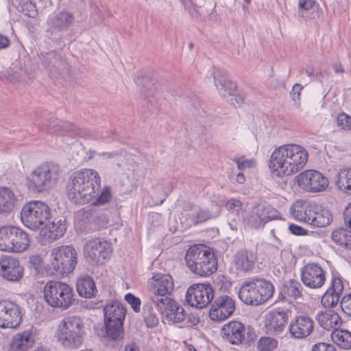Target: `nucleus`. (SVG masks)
<instances>
[{
    "instance_id": "nucleus-53",
    "label": "nucleus",
    "mask_w": 351,
    "mask_h": 351,
    "mask_svg": "<svg viewBox=\"0 0 351 351\" xmlns=\"http://www.w3.org/2000/svg\"><path fill=\"white\" fill-rule=\"evenodd\" d=\"M21 11L28 17L36 18L38 11L35 3L27 0L21 5Z\"/></svg>"
},
{
    "instance_id": "nucleus-4",
    "label": "nucleus",
    "mask_w": 351,
    "mask_h": 351,
    "mask_svg": "<svg viewBox=\"0 0 351 351\" xmlns=\"http://www.w3.org/2000/svg\"><path fill=\"white\" fill-rule=\"evenodd\" d=\"M57 339L66 349L75 350L83 343L86 332L82 319L78 316L65 317L58 326Z\"/></svg>"
},
{
    "instance_id": "nucleus-21",
    "label": "nucleus",
    "mask_w": 351,
    "mask_h": 351,
    "mask_svg": "<svg viewBox=\"0 0 351 351\" xmlns=\"http://www.w3.org/2000/svg\"><path fill=\"white\" fill-rule=\"evenodd\" d=\"M21 203V195L11 188L0 186V215L8 216L12 213Z\"/></svg>"
},
{
    "instance_id": "nucleus-8",
    "label": "nucleus",
    "mask_w": 351,
    "mask_h": 351,
    "mask_svg": "<svg viewBox=\"0 0 351 351\" xmlns=\"http://www.w3.org/2000/svg\"><path fill=\"white\" fill-rule=\"evenodd\" d=\"M77 263L75 249L71 245H62L52 250L48 267L53 274L68 275L73 272Z\"/></svg>"
},
{
    "instance_id": "nucleus-56",
    "label": "nucleus",
    "mask_w": 351,
    "mask_h": 351,
    "mask_svg": "<svg viewBox=\"0 0 351 351\" xmlns=\"http://www.w3.org/2000/svg\"><path fill=\"white\" fill-rule=\"evenodd\" d=\"M340 305L343 313L351 317V293L342 298Z\"/></svg>"
},
{
    "instance_id": "nucleus-2",
    "label": "nucleus",
    "mask_w": 351,
    "mask_h": 351,
    "mask_svg": "<svg viewBox=\"0 0 351 351\" xmlns=\"http://www.w3.org/2000/svg\"><path fill=\"white\" fill-rule=\"evenodd\" d=\"M100 184V177L95 170L85 169L75 172L66 185L67 195L75 204H88L96 197Z\"/></svg>"
},
{
    "instance_id": "nucleus-43",
    "label": "nucleus",
    "mask_w": 351,
    "mask_h": 351,
    "mask_svg": "<svg viewBox=\"0 0 351 351\" xmlns=\"http://www.w3.org/2000/svg\"><path fill=\"white\" fill-rule=\"evenodd\" d=\"M332 341L344 350L351 348V332L344 329H335L331 334Z\"/></svg>"
},
{
    "instance_id": "nucleus-58",
    "label": "nucleus",
    "mask_w": 351,
    "mask_h": 351,
    "mask_svg": "<svg viewBox=\"0 0 351 351\" xmlns=\"http://www.w3.org/2000/svg\"><path fill=\"white\" fill-rule=\"evenodd\" d=\"M232 160L237 163L238 169L241 171H243L247 168H250L254 165L253 160L245 159L244 156L241 158H234Z\"/></svg>"
},
{
    "instance_id": "nucleus-12",
    "label": "nucleus",
    "mask_w": 351,
    "mask_h": 351,
    "mask_svg": "<svg viewBox=\"0 0 351 351\" xmlns=\"http://www.w3.org/2000/svg\"><path fill=\"white\" fill-rule=\"evenodd\" d=\"M23 320L21 306L16 303L7 300L0 301V327L17 328Z\"/></svg>"
},
{
    "instance_id": "nucleus-10",
    "label": "nucleus",
    "mask_w": 351,
    "mask_h": 351,
    "mask_svg": "<svg viewBox=\"0 0 351 351\" xmlns=\"http://www.w3.org/2000/svg\"><path fill=\"white\" fill-rule=\"evenodd\" d=\"M281 219L280 213L273 206L267 204H260L252 208L246 221L250 228L259 229L270 221Z\"/></svg>"
},
{
    "instance_id": "nucleus-24",
    "label": "nucleus",
    "mask_w": 351,
    "mask_h": 351,
    "mask_svg": "<svg viewBox=\"0 0 351 351\" xmlns=\"http://www.w3.org/2000/svg\"><path fill=\"white\" fill-rule=\"evenodd\" d=\"M42 64L54 76L61 75L68 70V63L56 51L41 53Z\"/></svg>"
},
{
    "instance_id": "nucleus-57",
    "label": "nucleus",
    "mask_w": 351,
    "mask_h": 351,
    "mask_svg": "<svg viewBox=\"0 0 351 351\" xmlns=\"http://www.w3.org/2000/svg\"><path fill=\"white\" fill-rule=\"evenodd\" d=\"M313 0H299L298 12L300 16H304V11L311 10L315 5Z\"/></svg>"
},
{
    "instance_id": "nucleus-32",
    "label": "nucleus",
    "mask_w": 351,
    "mask_h": 351,
    "mask_svg": "<svg viewBox=\"0 0 351 351\" xmlns=\"http://www.w3.org/2000/svg\"><path fill=\"white\" fill-rule=\"evenodd\" d=\"M34 343V329L25 330L16 334L12 341L11 348L13 351H27Z\"/></svg>"
},
{
    "instance_id": "nucleus-41",
    "label": "nucleus",
    "mask_w": 351,
    "mask_h": 351,
    "mask_svg": "<svg viewBox=\"0 0 351 351\" xmlns=\"http://www.w3.org/2000/svg\"><path fill=\"white\" fill-rule=\"evenodd\" d=\"M332 217L330 212L318 205L317 210H314L311 220V226L315 227H325L330 223Z\"/></svg>"
},
{
    "instance_id": "nucleus-36",
    "label": "nucleus",
    "mask_w": 351,
    "mask_h": 351,
    "mask_svg": "<svg viewBox=\"0 0 351 351\" xmlns=\"http://www.w3.org/2000/svg\"><path fill=\"white\" fill-rule=\"evenodd\" d=\"M76 219L84 223H93L94 229L103 228L107 224L105 217L97 216L92 209L80 210L76 215Z\"/></svg>"
},
{
    "instance_id": "nucleus-15",
    "label": "nucleus",
    "mask_w": 351,
    "mask_h": 351,
    "mask_svg": "<svg viewBox=\"0 0 351 351\" xmlns=\"http://www.w3.org/2000/svg\"><path fill=\"white\" fill-rule=\"evenodd\" d=\"M301 280L310 289H319L325 283L326 271L317 263H308L301 269Z\"/></svg>"
},
{
    "instance_id": "nucleus-13",
    "label": "nucleus",
    "mask_w": 351,
    "mask_h": 351,
    "mask_svg": "<svg viewBox=\"0 0 351 351\" xmlns=\"http://www.w3.org/2000/svg\"><path fill=\"white\" fill-rule=\"evenodd\" d=\"M297 178L299 186L308 192L322 191L328 185V179L315 170L303 171Z\"/></svg>"
},
{
    "instance_id": "nucleus-34",
    "label": "nucleus",
    "mask_w": 351,
    "mask_h": 351,
    "mask_svg": "<svg viewBox=\"0 0 351 351\" xmlns=\"http://www.w3.org/2000/svg\"><path fill=\"white\" fill-rule=\"evenodd\" d=\"M126 308L119 301L112 300L106 303L104 308V319L113 322H123L126 314Z\"/></svg>"
},
{
    "instance_id": "nucleus-49",
    "label": "nucleus",
    "mask_w": 351,
    "mask_h": 351,
    "mask_svg": "<svg viewBox=\"0 0 351 351\" xmlns=\"http://www.w3.org/2000/svg\"><path fill=\"white\" fill-rule=\"evenodd\" d=\"M111 199V189L109 186H105L99 195L98 193H97L96 197L92 200V205L97 206H102L108 203Z\"/></svg>"
},
{
    "instance_id": "nucleus-45",
    "label": "nucleus",
    "mask_w": 351,
    "mask_h": 351,
    "mask_svg": "<svg viewBox=\"0 0 351 351\" xmlns=\"http://www.w3.org/2000/svg\"><path fill=\"white\" fill-rule=\"evenodd\" d=\"M62 123L66 121H60L56 118H51L49 120H45L39 126L41 130L47 132H67L65 127H62Z\"/></svg>"
},
{
    "instance_id": "nucleus-3",
    "label": "nucleus",
    "mask_w": 351,
    "mask_h": 351,
    "mask_svg": "<svg viewBox=\"0 0 351 351\" xmlns=\"http://www.w3.org/2000/svg\"><path fill=\"white\" fill-rule=\"evenodd\" d=\"M188 268L195 274L210 276L217 270V260L213 252L205 245H193L185 255Z\"/></svg>"
},
{
    "instance_id": "nucleus-9",
    "label": "nucleus",
    "mask_w": 351,
    "mask_h": 351,
    "mask_svg": "<svg viewBox=\"0 0 351 351\" xmlns=\"http://www.w3.org/2000/svg\"><path fill=\"white\" fill-rule=\"evenodd\" d=\"M84 256L90 264H104L112 252L111 243L99 238L87 241L84 247Z\"/></svg>"
},
{
    "instance_id": "nucleus-18",
    "label": "nucleus",
    "mask_w": 351,
    "mask_h": 351,
    "mask_svg": "<svg viewBox=\"0 0 351 351\" xmlns=\"http://www.w3.org/2000/svg\"><path fill=\"white\" fill-rule=\"evenodd\" d=\"M314 328V321L306 315H300L293 318L289 325L291 336L297 339L309 336Z\"/></svg>"
},
{
    "instance_id": "nucleus-50",
    "label": "nucleus",
    "mask_w": 351,
    "mask_h": 351,
    "mask_svg": "<svg viewBox=\"0 0 351 351\" xmlns=\"http://www.w3.org/2000/svg\"><path fill=\"white\" fill-rule=\"evenodd\" d=\"M7 73L8 80L12 82H20L25 80L26 71L21 66H14L10 68Z\"/></svg>"
},
{
    "instance_id": "nucleus-35",
    "label": "nucleus",
    "mask_w": 351,
    "mask_h": 351,
    "mask_svg": "<svg viewBox=\"0 0 351 351\" xmlns=\"http://www.w3.org/2000/svg\"><path fill=\"white\" fill-rule=\"evenodd\" d=\"M316 320L321 327L326 330L337 329L341 323L339 315L332 310H326L318 313L316 315Z\"/></svg>"
},
{
    "instance_id": "nucleus-20",
    "label": "nucleus",
    "mask_w": 351,
    "mask_h": 351,
    "mask_svg": "<svg viewBox=\"0 0 351 351\" xmlns=\"http://www.w3.org/2000/svg\"><path fill=\"white\" fill-rule=\"evenodd\" d=\"M173 287L174 283L171 276L157 274L153 276L150 282V290L154 294L151 297L152 303L154 298H169L167 295L171 293Z\"/></svg>"
},
{
    "instance_id": "nucleus-48",
    "label": "nucleus",
    "mask_w": 351,
    "mask_h": 351,
    "mask_svg": "<svg viewBox=\"0 0 351 351\" xmlns=\"http://www.w3.org/2000/svg\"><path fill=\"white\" fill-rule=\"evenodd\" d=\"M62 127H65L67 132L73 136L89 138L92 137L91 132L86 128H78L71 123H62Z\"/></svg>"
},
{
    "instance_id": "nucleus-46",
    "label": "nucleus",
    "mask_w": 351,
    "mask_h": 351,
    "mask_svg": "<svg viewBox=\"0 0 351 351\" xmlns=\"http://www.w3.org/2000/svg\"><path fill=\"white\" fill-rule=\"evenodd\" d=\"M12 226H4L0 228V250L10 252Z\"/></svg>"
},
{
    "instance_id": "nucleus-5",
    "label": "nucleus",
    "mask_w": 351,
    "mask_h": 351,
    "mask_svg": "<svg viewBox=\"0 0 351 351\" xmlns=\"http://www.w3.org/2000/svg\"><path fill=\"white\" fill-rule=\"evenodd\" d=\"M59 174L58 165L45 163L36 167L27 178L28 189L34 193L47 191L56 184Z\"/></svg>"
},
{
    "instance_id": "nucleus-30",
    "label": "nucleus",
    "mask_w": 351,
    "mask_h": 351,
    "mask_svg": "<svg viewBox=\"0 0 351 351\" xmlns=\"http://www.w3.org/2000/svg\"><path fill=\"white\" fill-rule=\"evenodd\" d=\"M215 84L221 96L226 97L232 95L237 88L236 84L231 81L226 71L220 69H214L212 73Z\"/></svg>"
},
{
    "instance_id": "nucleus-47",
    "label": "nucleus",
    "mask_w": 351,
    "mask_h": 351,
    "mask_svg": "<svg viewBox=\"0 0 351 351\" xmlns=\"http://www.w3.org/2000/svg\"><path fill=\"white\" fill-rule=\"evenodd\" d=\"M135 82L138 86H141L140 90L143 94L148 96L149 92L152 91L154 82L149 77L143 75L142 72L138 73Z\"/></svg>"
},
{
    "instance_id": "nucleus-17",
    "label": "nucleus",
    "mask_w": 351,
    "mask_h": 351,
    "mask_svg": "<svg viewBox=\"0 0 351 351\" xmlns=\"http://www.w3.org/2000/svg\"><path fill=\"white\" fill-rule=\"evenodd\" d=\"M0 276L5 280L17 282L23 276V267L18 258L3 255L0 257Z\"/></svg>"
},
{
    "instance_id": "nucleus-44",
    "label": "nucleus",
    "mask_w": 351,
    "mask_h": 351,
    "mask_svg": "<svg viewBox=\"0 0 351 351\" xmlns=\"http://www.w3.org/2000/svg\"><path fill=\"white\" fill-rule=\"evenodd\" d=\"M142 317L147 328H152L158 324L159 319L151 303L143 304Z\"/></svg>"
},
{
    "instance_id": "nucleus-11",
    "label": "nucleus",
    "mask_w": 351,
    "mask_h": 351,
    "mask_svg": "<svg viewBox=\"0 0 351 351\" xmlns=\"http://www.w3.org/2000/svg\"><path fill=\"white\" fill-rule=\"evenodd\" d=\"M214 290L210 284H194L186 293V300L193 307L204 308L211 303L214 298Z\"/></svg>"
},
{
    "instance_id": "nucleus-26",
    "label": "nucleus",
    "mask_w": 351,
    "mask_h": 351,
    "mask_svg": "<svg viewBox=\"0 0 351 351\" xmlns=\"http://www.w3.org/2000/svg\"><path fill=\"white\" fill-rule=\"evenodd\" d=\"M245 326L237 321H231L221 328L223 338L233 345L241 344L245 339Z\"/></svg>"
},
{
    "instance_id": "nucleus-28",
    "label": "nucleus",
    "mask_w": 351,
    "mask_h": 351,
    "mask_svg": "<svg viewBox=\"0 0 351 351\" xmlns=\"http://www.w3.org/2000/svg\"><path fill=\"white\" fill-rule=\"evenodd\" d=\"M317 208L318 205L315 203L297 200L291 207L290 213L295 219L310 225L312 215Z\"/></svg>"
},
{
    "instance_id": "nucleus-25",
    "label": "nucleus",
    "mask_w": 351,
    "mask_h": 351,
    "mask_svg": "<svg viewBox=\"0 0 351 351\" xmlns=\"http://www.w3.org/2000/svg\"><path fill=\"white\" fill-rule=\"evenodd\" d=\"M40 229L43 241L51 243L64 234L66 230V219L64 217L56 219L49 225L46 223Z\"/></svg>"
},
{
    "instance_id": "nucleus-1",
    "label": "nucleus",
    "mask_w": 351,
    "mask_h": 351,
    "mask_svg": "<svg viewBox=\"0 0 351 351\" xmlns=\"http://www.w3.org/2000/svg\"><path fill=\"white\" fill-rule=\"evenodd\" d=\"M308 158L307 151L296 144L283 145L271 154L269 167L274 175L278 177L289 176L304 168Z\"/></svg>"
},
{
    "instance_id": "nucleus-60",
    "label": "nucleus",
    "mask_w": 351,
    "mask_h": 351,
    "mask_svg": "<svg viewBox=\"0 0 351 351\" xmlns=\"http://www.w3.org/2000/svg\"><path fill=\"white\" fill-rule=\"evenodd\" d=\"M311 351H337V349L332 344L320 342L315 344Z\"/></svg>"
},
{
    "instance_id": "nucleus-16",
    "label": "nucleus",
    "mask_w": 351,
    "mask_h": 351,
    "mask_svg": "<svg viewBox=\"0 0 351 351\" xmlns=\"http://www.w3.org/2000/svg\"><path fill=\"white\" fill-rule=\"evenodd\" d=\"M154 304L162 313L165 314L167 319L173 323H182L186 319L184 309L170 298H154Z\"/></svg>"
},
{
    "instance_id": "nucleus-51",
    "label": "nucleus",
    "mask_w": 351,
    "mask_h": 351,
    "mask_svg": "<svg viewBox=\"0 0 351 351\" xmlns=\"http://www.w3.org/2000/svg\"><path fill=\"white\" fill-rule=\"evenodd\" d=\"M278 341L269 337H262L258 340L257 348L258 351H274L278 347Z\"/></svg>"
},
{
    "instance_id": "nucleus-61",
    "label": "nucleus",
    "mask_w": 351,
    "mask_h": 351,
    "mask_svg": "<svg viewBox=\"0 0 351 351\" xmlns=\"http://www.w3.org/2000/svg\"><path fill=\"white\" fill-rule=\"evenodd\" d=\"M185 319L184 322H182L183 323V326L185 327L196 326L199 322V317L193 313H190L189 315L185 313Z\"/></svg>"
},
{
    "instance_id": "nucleus-42",
    "label": "nucleus",
    "mask_w": 351,
    "mask_h": 351,
    "mask_svg": "<svg viewBox=\"0 0 351 351\" xmlns=\"http://www.w3.org/2000/svg\"><path fill=\"white\" fill-rule=\"evenodd\" d=\"M336 186L345 193L351 195V169H344L335 176Z\"/></svg>"
},
{
    "instance_id": "nucleus-6",
    "label": "nucleus",
    "mask_w": 351,
    "mask_h": 351,
    "mask_svg": "<svg viewBox=\"0 0 351 351\" xmlns=\"http://www.w3.org/2000/svg\"><path fill=\"white\" fill-rule=\"evenodd\" d=\"M50 207L38 200H32L25 204L21 210L22 223L32 230L40 229L51 219Z\"/></svg>"
},
{
    "instance_id": "nucleus-29",
    "label": "nucleus",
    "mask_w": 351,
    "mask_h": 351,
    "mask_svg": "<svg viewBox=\"0 0 351 351\" xmlns=\"http://www.w3.org/2000/svg\"><path fill=\"white\" fill-rule=\"evenodd\" d=\"M233 261L237 270L246 274L254 269L257 256L252 251L241 250L234 255Z\"/></svg>"
},
{
    "instance_id": "nucleus-40",
    "label": "nucleus",
    "mask_w": 351,
    "mask_h": 351,
    "mask_svg": "<svg viewBox=\"0 0 351 351\" xmlns=\"http://www.w3.org/2000/svg\"><path fill=\"white\" fill-rule=\"evenodd\" d=\"M253 278L261 304L267 302L274 295L275 289L273 284L270 281L262 278L253 277Z\"/></svg>"
},
{
    "instance_id": "nucleus-62",
    "label": "nucleus",
    "mask_w": 351,
    "mask_h": 351,
    "mask_svg": "<svg viewBox=\"0 0 351 351\" xmlns=\"http://www.w3.org/2000/svg\"><path fill=\"white\" fill-rule=\"evenodd\" d=\"M289 230L293 234L296 236H304L308 234V231L306 230L294 223L289 225Z\"/></svg>"
},
{
    "instance_id": "nucleus-38",
    "label": "nucleus",
    "mask_w": 351,
    "mask_h": 351,
    "mask_svg": "<svg viewBox=\"0 0 351 351\" xmlns=\"http://www.w3.org/2000/svg\"><path fill=\"white\" fill-rule=\"evenodd\" d=\"M303 287L302 285L295 280H289L285 282L279 293L278 300H283L286 295L291 299L297 300L302 296Z\"/></svg>"
},
{
    "instance_id": "nucleus-63",
    "label": "nucleus",
    "mask_w": 351,
    "mask_h": 351,
    "mask_svg": "<svg viewBox=\"0 0 351 351\" xmlns=\"http://www.w3.org/2000/svg\"><path fill=\"white\" fill-rule=\"evenodd\" d=\"M303 86L300 84H295L290 93V95L292 99L295 101H299L300 99V92L302 90Z\"/></svg>"
},
{
    "instance_id": "nucleus-31",
    "label": "nucleus",
    "mask_w": 351,
    "mask_h": 351,
    "mask_svg": "<svg viewBox=\"0 0 351 351\" xmlns=\"http://www.w3.org/2000/svg\"><path fill=\"white\" fill-rule=\"evenodd\" d=\"M239 298L247 305L258 306L261 304L253 278L243 282L239 289Z\"/></svg>"
},
{
    "instance_id": "nucleus-23",
    "label": "nucleus",
    "mask_w": 351,
    "mask_h": 351,
    "mask_svg": "<svg viewBox=\"0 0 351 351\" xmlns=\"http://www.w3.org/2000/svg\"><path fill=\"white\" fill-rule=\"evenodd\" d=\"M75 17L72 13L62 11L51 14L47 19V32L53 33L67 30L74 23Z\"/></svg>"
},
{
    "instance_id": "nucleus-55",
    "label": "nucleus",
    "mask_w": 351,
    "mask_h": 351,
    "mask_svg": "<svg viewBox=\"0 0 351 351\" xmlns=\"http://www.w3.org/2000/svg\"><path fill=\"white\" fill-rule=\"evenodd\" d=\"M125 300L131 306L135 313H139L141 311V301L138 297L129 293L125 295Z\"/></svg>"
},
{
    "instance_id": "nucleus-59",
    "label": "nucleus",
    "mask_w": 351,
    "mask_h": 351,
    "mask_svg": "<svg viewBox=\"0 0 351 351\" xmlns=\"http://www.w3.org/2000/svg\"><path fill=\"white\" fill-rule=\"evenodd\" d=\"M226 209L230 212H237L238 213L240 209H241L242 204L241 202L237 199H229L226 204Z\"/></svg>"
},
{
    "instance_id": "nucleus-27",
    "label": "nucleus",
    "mask_w": 351,
    "mask_h": 351,
    "mask_svg": "<svg viewBox=\"0 0 351 351\" xmlns=\"http://www.w3.org/2000/svg\"><path fill=\"white\" fill-rule=\"evenodd\" d=\"M291 311L287 310H276L269 312L265 319L266 328L274 333H281L288 323L289 314Z\"/></svg>"
},
{
    "instance_id": "nucleus-7",
    "label": "nucleus",
    "mask_w": 351,
    "mask_h": 351,
    "mask_svg": "<svg viewBox=\"0 0 351 351\" xmlns=\"http://www.w3.org/2000/svg\"><path fill=\"white\" fill-rule=\"evenodd\" d=\"M44 297L49 305L64 310L71 306L75 301L74 291L68 284L51 280L44 287Z\"/></svg>"
},
{
    "instance_id": "nucleus-33",
    "label": "nucleus",
    "mask_w": 351,
    "mask_h": 351,
    "mask_svg": "<svg viewBox=\"0 0 351 351\" xmlns=\"http://www.w3.org/2000/svg\"><path fill=\"white\" fill-rule=\"evenodd\" d=\"M30 240L26 232L23 230L12 226L10 252H23L29 245Z\"/></svg>"
},
{
    "instance_id": "nucleus-52",
    "label": "nucleus",
    "mask_w": 351,
    "mask_h": 351,
    "mask_svg": "<svg viewBox=\"0 0 351 351\" xmlns=\"http://www.w3.org/2000/svg\"><path fill=\"white\" fill-rule=\"evenodd\" d=\"M350 231L351 229L348 230L344 228L335 229L332 232L331 239L337 245L343 247L344 239H346L348 232Z\"/></svg>"
},
{
    "instance_id": "nucleus-37",
    "label": "nucleus",
    "mask_w": 351,
    "mask_h": 351,
    "mask_svg": "<svg viewBox=\"0 0 351 351\" xmlns=\"http://www.w3.org/2000/svg\"><path fill=\"white\" fill-rule=\"evenodd\" d=\"M78 294L85 298H92L96 296L97 289L93 279L88 276L80 278L76 284Z\"/></svg>"
},
{
    "instance_id": "nucleus-64",
    "label": "nucleus",
    "mask_w": 351,
    "mask_h": 351,
    "mask_svg": "<svg viewBox=\"0 0 351 351\" xmlns=\"http://www.w3.org/2000/svg\"><path fill=\"white\" fill-rule=\"evenodd\" d=\"M343 217L344 224L351 229V202L346 207Z\"/></svg>"
},
{
    "instance_id": "nucleus-14",
    "label": "nucleus",
    "mask_w": 351,
    "mask_h": 351,
    "mask_svg": "<svg viewBox=\"0 0 351 351\" xmlns=\"http://www.w3.org/2000/svg\"><path fill=\"white\" fill-rule=\"evenodd\" d=\"M235 308V302L230 296L221 295L211 304L209 315L214 321H223L233 314Z\"/></svg>"
},
{
    "instance_id": "nucleus-22",
    "label": "nucleus",
    "mask_w": 351,
    "mask_h": 351,
    "mask_svg": "<svg viewBox=\"0 0 351 351\" xmlns=\"http://www.w3.org/2000/svg\"><path fill=\"white\" fill-rule=\"evenodd\" d=\"M123 322H113L110 319H104V325L97 330V335L105 339L108 343L112 342V346H114V342H117L123 339L124 330L123 328Z\"/></svg>"
},
{
    "instance_id": "nucleus-54",
    "label": "nucleus",
    "mask_w": 351,
    "mask_h": 351,
    "mask_svg": "<svg viewBox=\"0 0 351 351\" xmlns=\"http://www.w3.org/2000/svg\"><path fill=\"white\" fill-rule=\"evenodd\" d=\"M337 126L345 130H351V116L345 112L338 114L337 118Z\"/></svg>"
},
{
    "instance_id": "nucleus-19",
    "label": "nucleus",
    "mask_w": 351,
    "mask_h": 351,
    "mask_svg": "<svg viewBox=\"0 0 351 351\" xmlns=\"http://www.w3.org/2000/svg\"><path fill=\"white\" fill-rule=\"evenodd\" d=\"M343 285L342 279L337 273L332 274L330 286L322 295L321 303L326 308L336 306L343 293Z\"/></svg>"
},
{
    "instance_id": "nucleus-39",
    "label": "nucleus",
    "mask_w": 351,
    "mask_h": 351,
    "mask_svg": "<svg viewBox=\"0 0 351 351\" xmlns=\"http://www.w3.org/2000/svg\"><path fill=\"white\" fill-rule=\"evenodd\" d=\"M220 214V208L218 205H215L212 210L208 208H197L195 212L189 215L191 223L196 226L202 223L209 219L217 217Z\"/></svg>"
}]
</instances>
